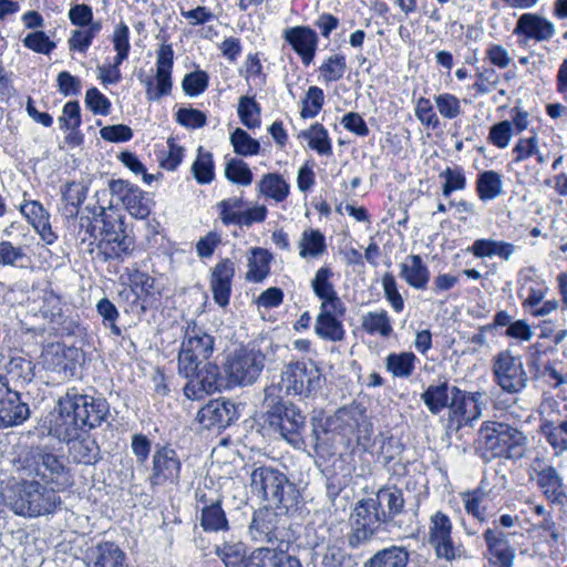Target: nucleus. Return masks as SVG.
Returning a JSON list of instances; mask_svg holds the SVG:
<instances>
[{
    "label": "nucleus",
    "instance_id": "58",
    "mask_svg": "<svg viewBox=\"0 0 567 567\" xmlns=\"http://www.w3.org/2000/svg\"><path fill=\"white\" fill-rule=\"evenodd\" d=\"M230 143L234 152L241 156L257 155L260 151L259 142L240 127L230 134Z\"/></svg>",
    "mask_w": 567,
    "mask_h": 567
},
{
    "label": "nucleus",
    "instance_id": "43",
    "mask_svg": "<svg viewBox=\"0 0 567 567\" xmlns=\"http://www.w3.org/2000/svg\"><path fill=\"white\" fill-rule=\"evenodd\" d=\"M271 254L264 248H252L248 258L246 279L251 282H261L270 271Z\"/></svg>",
    "mask_w": 567,
    "mask_h": 567
},
{
    "label": "nucleus",
    "instance_id": "38",
    "mask_svg": "<svg viewBox=\"0 0 567 567\" xmlns=\"http://www.w3.org/2000/svg\"><path fill=\"white\" fill-rule=\"evenodd\" d=\"M350 555L337 544L316 546L312 556V567H349Z\"/></svg>",
    "mask_w": 567,
    "mask_h": 567
},
{
    "label": "nucleus",
    "instance_id": "64",
    "mask_svg": "<svg viewBox=\"0 0 567 567\" xmlns=\"http://www.w3.org/2000/svg\"><path fill=\"white\" fill-rule=\"evenodd\" d=\"M203 359L195 355L189 349L182 344L178 353V371L187 379H192L205 363Z\"/></svg>",
    "mask_w": 567,
    "mask_h": 567
},
{
    "label": "nucleus",
    "instance_id": "51",
    "mask_svg": "<svg viewBox=\"0 0 567 567\" xmlns=\"http://www.w3.org/2000/svg\"><path fill=\"white\" fill-rule=\"evenodd\" d=\"M221 504L217 503L214 506L200 508V526L205 532L216 533L229 529V523Z\"/></svg>",
    "mask_w": 567,
    "mask_h": 567
},
{
    "label": "nucleus",
    "instance_id": "8",
    "mask_svg": "<svg viewBox=\"0 0 567 567\" xmlns=\"http://www.w3.org/2000/svg\"><path fill=\"white\" fill-rule=\"evenodd\" d=\"M266 355L255 346H247L234 351L227 362L230 380L238 385H251L260 377Z\"/></svg>",
    "mask_w": 567,
    "mask_h": 567
},
{
    "label": "nucleus",
    "instance_id": "48",
    "mask_svg": "<svg viewBox=\"0 0 567 567\" xmlns=\"http://www.w3.org/2000/svg\"><path fill=\"white\" fill-rule=\"evenodd\" d=\"M327 250L326 237L318 229H306L299 240V255L301 258H317Z\"/></svg>",
    "mask_w": 567,
    "mask_h": 567
},
{
    "label": "nucleus",
    "instance_id": "63",
    "mask_svg": "<svg viewBox=\"0 0 567 567\" xmlns=\"http://www.w3.org/2000/svg\"><path fill=\"white\" fill-rule=\"evenodd\" d=\"M347 71L346 56L334 54L329 56L319 68V72L326 82H337L344 75Z\"/></svg>",
    "mask_w": 567,
    "mask_h": 567
},
{
    "label": "nucleus",
    "instance_id": "34",
    "mask_svg": "<svg viewBox=\"0 0 567 567\" xmlns=\"http://www.w3.org/2000/svg\"><path fill=\"white\" fill-rule=\"evenodd\" d=\"M333 272L329 267L319 268L311 280V288L313 293L321 300V305H330L336 308V305L340 307V303L343 302L331 282Z\"/></svg>",
    "mask_w": 567,
    "mask_h": 567
},
{
    "label": "nucleus",
    "instance_id": "6",
    "mask_svg": "<svg viewBox=\"0 0 567 567\" xmlns=\"http://www.w3.org/2000/svg\"><path fill=\"white\" fill-rule=\"evenodd\" d=\"M275 385L279 393L284 391L286 395L309 398L321 388V372L315 365L308 368L305 362H292L284 368L280 382Z\"/></svg>",
    "mask_w": 567,
    "mask_h": 567
},
{
    "label": "nucleus",
    "instance_id": "62",
    "mask_svg": "<svg viewBox=\"0 0 567 567\" xmlns=\"http://www.w3.org/2000/svg\"><path fill=\"white\" fill-rule=\"evenodd\" d=\"M127 212L135 218L144 219L151 214L150 199L137 186L123 203Z\"/></svg>",
    "mask_w": 567,
    "mask_h": 567
},
{
    "label": "nucleus",
    "instance_id": "57",
    "mask_svg": "<svg viewBox=\"0 0 567 567\" xmlns=\"http://www.w3.org/2000/svg\"><path fill=\"white\" fill-rule=\"evenodd\" d=\"M192 172L199 184H209L214 177V161L210 152L204 151L203 146L197 150V157L192 165Z\"/></svg>",
    "mask_w": 567,
    "mask_h": 567
},
{
    "label": "nucleus",
    "instance_id": "2",
    "mask_svg": "<svg viewBox=\"0 0 567 567\" xmlns=\"http://www.w3.org/2000/svg\"><path fill=\"white\" fill-rule=\"evenodd\" d=\"M3 499L14 514L24 517L53 514L62 504L61 497L54 488L34 480H23L7 488Z\"/></svg>",
    "mask_w": 567,
    "mask_h": 567
},
{
    "label": "nucleus",
    "instance_id": "15",
    "mask_svg": "<svg viewBox=\"0 0 567 567\" xmlns=\"http://www.w3.org/2000/svg\"><path fill=\"white\" fill-rule=\"evenodd\" d=\"M66 392L84 429L89 431L106 422L110 414V404L106 399L82 393L76 388H71Z\"/></svg>",
    "mask_w": 567,
    "mask_h": 567
},
{
    "label": "nucleus",
    "instance_id": "21",
    "mask_svg": "<svg viewBox=\"0 0 567 567\" xmlns=\"http://www.w3.org/2000/svg\"><path fill=\"white\" fill-rule=\"evenodd\" d=\"M224 386V379L219 368L212 363L205 362L199 371L184 386V394L187 399L199 400L205 394H212L220 391Z\"/></svg>",
    "mask_w": 567,
    "mask_h": 567
},
{
    "label": "nucleus",
    "instance_id": "17",
    "mask_svg": "<svg viewBox=\"0 0 567 567\" xmlns=\"http://www.w3.org/2000/svg\"><path fill=\"white\" fill-rule=\"evenodd\" d=\"M173 63V48L171 44L163 43L157 50L155 79L147 78L143 81L150 101H159L163 96L171 94Z\"/></svg>",
    "mask_w": 567,
    "mask_h": 567
},
{
    "label": "nucleus",
    "instance_id": "55",
    "mask_svg": "<svg viewBox=\"0 0 567 567\" xmlns=\"http://www.w3.org/2000/svg\"><path fill=\"white\" fill-rule=\"evenodd\" d=\"M130 284L132 291L136 295L137 299H142L143 305H151L154 297V284L155 279L148 274L140 270H134L130 275ZM144 309L145 306H142Z\"/></svg>",
    "mask_w": 567,
    "mask_h": 567
},
{
    "label": "nucleus",
    "instance_id": "46",
    "mask_svg": "<svg viewBox=\"0 0 567 567\" xmlns=\"http://www.w3.org/2000/svg\"><path fill=\"white\" fill-rule=\"evenodd\" d=\"M72 349H66L60 343H52L43 351L42 357L47 369L58 372L66 373L73 369L72 362L68 359V353Z\"/></svg>",
    "mask_w": 567,
    "mask_h": 567
},
{
    "label": "nucleus",
    "instance_id": "9",
    "mask_svg": "<svg viewBox=\"0 0 567 567\" xmlns=\"http://www.w3.org/2000/svg\"><path fill=\"white\" fill-rule=\"evenodd\" d=\"M76 414L69 394L65 392L59 398L53 411L49 414V434L65 444L81 437L87 430L81 424Z\"/></svg>",
    "mask_w": 567,
    "mask_h": 567
},
{
    "label": "nucleus",
    "instance_id": "14",
    "mask_svg": "<svg viewBox=\"0 0 567 567\" xmlns=\"http://www.w3.org/2000/svg\"><path fill=\"white\" fill-rule=\"evenodd\" d=\"M483 538L487 547L491 564L496 567H513L516 557V538H523L522 533L504 532L498 526L487 528Z\"/></svg>",
    "mask_w": 567,
    "mask_h": 567
},
{
    "label": "nucleus",
    "instance_id": "52",
    "mask_svg": "<svg viewBox=\"0 0 567 567\" xmlns=\"http://www.w3.org/2000/svg\"><path fill=\"white\" fill-rule=\"evenodd\" d=\"M299 137L308 141L310 148L320 155L330 156L332 154V145L328 131L320 123L312 124L308 130L302 131Z\"/></svg>",
    "mask_w": 567,
    "mask_h": 567
},
{
    "label": "nucleus",
    "instance_id": "31",
    "mask_svg": "<svg viewBox=\"0 0 567 567\" xmlns=\"http://www.w3.org/2000/svg\"><path fill=\"white\" fill-rule=\"evenodd\" d=\"M467 250L477 258H492L496 256L508 261L516 251V246L504 240L482 238L476 239Z\"/></svg>",
    "mask_w": 567,
    "mask_h": 567
},
{
    "label": "nucleus",
    "instance_id": "53",
    "mask_svg": "<svg viewBox=\"0 0 567 567\" xmlns=\"http://www.w3.org/2000/svg\"><path fill=\"white\" fill-rule=\"evenodd\" d=\"M289 184L277 173L264 175L258 184L259 193L280 203L289 195Z\"/></svg>",
    "mask_w": 567,
    "mask_h": 567
},
{
    "label": "nucleus",
    "instance_id": "50",
    "mask_svg": "<svg viewBox=\"0 0 567 567\" xmlns=\"http://www.w3.org/2000/svg\"><path fill=\"white\" fill-rule=\"evenodd\" d=\"M416 355L413 352L390 353L385 358V368L395 378L408 379L415 369Z\"/></svg>",
    "mask_w": 567,
    "mask_h": 567
},
{
    "label": "nucleus",
    "instance_id": "19",
    "mask_svg": "<svg viewBox=\"0 0 567 567\" xmlns=\"http://www.w3.org/2000/svg\"><path fill=\"white\" fill-rule=\"evenodd\" d=\"M350 526L347 542L351 549H358L369 544L377 535L385 532L384 527L379 526L373 516L358 503L351 514Z\"/></svg>",
    "mask_w": 567,
    "mask_h": 567
},
{
    "label": "nucleus",
    "instance_id": "4",
    "mask_svg": "<svg viewBox=\"0 0 567 567\" xmlns=\"http://www.w3.org/2000/svg\"><path fill=\"white\" fill-rule=\"evenodd\" d=\"M478 442L485 461L496 457L518 460L526 450L525 434L501 422L483 423L478 431Z\"/></svg>",
    "mask_w": 567,
    "mask_h": 567
},
{
    "label": "nucleus",
    "instance_id": "42",
    "mask_svg": "<svg viewBox=\"0 0 567 567\" xmlns=\"http://www.w3.org/2000/svg\"><path fill=\"white\" fill-rule=\"evenodd\" d=\"M451 388H449V384L446 381L440 383V384H431L422 394L421 399L429 409V411L437 415L441 413L444 409H449L450 406V394Z\"/></svg>",
    "mask_w": 567,
    "mask_h": 567
},
{
    "label": "nucleus",
    "instance_id": "35",
    "mask_svg": "<svg viewBox=\"0 0 567 567\" xmlns=\"http://www.w3.org/2000/svg\"><path fill=\"white\" fill-rule=\"evenodd\" d=\"M410 551L404 546L392 545L378 550L363 567H408Z\"/></svg>",
    "mask_w": 567,
    "mask_h": 567
},
{
    "label": "nucleus",
    "instance_id": "59",
    "mask_svg": "<svg viewBox=\"0 0 567 567\" xmlns=\"http://www.w3.org/2000/svg\"><path fill=\"white\" fill-rule=\"evenodd\" d=\"M431 546L434 548L439 558H443L449 561L466 557L465 547L462 543L455 542L452 534L437 540Z\"/></svg>",
    "mask_w": 567,
    "mask_h": 567
},
{
    "label": "nucleus",
    "instance_id": "32",
    "mask_svg": "<svg viewBox=\"0 0 567 567\" xmlns=\"http://www.w3.org/2000/svg\"><path fill=\"white\" fill-rule=\"evenodd\" d=\"M3 369L6 370V374L1 375L7 377L8 385H11L10 383L12 382V388L16 389L19 385L31 382L34 378V365L32 361L20 354L10 355L3 363Z\"/></svg>",
    "mask_w": 567,
    "mask_h": 567
},
{
    "label": "nucleus",
    "instance_id": "24",
    "mask_svg": "<svg viewBox=\"0 0 567 567\" xmlns=\"http://www.w3.org/2000/svg\"><path fill=\"white\" fill-rule=\"evenodd\" d=\"M285 40L301 58L305 65H309L315 58L318 47V34L310 27H293L285 30Z\"/></svg>",
    "mask_w": 567,
    "mask_h": 567
},
{
    "label": "nucleus",
    "instance_id": "7",
    "mask_svg": "<svg viewBox=\"0 0 567 567\" xmlns=\"http://www.w3.org/2000/svg\"><path fill=\"white\" fill-rule=\"evenodd\" d=\"M450 394L447 430L458 432L483 415V393L467 392L452 386Z\"/></svg>",
    "mask_w": 567,
    "mask_h": 567
},
{
    "label": "nucleus",
    "instance_id": "29",
    "mask_svg": "<svg viewBox=\"0 0 567 567\" xmlns=\"http://www.w3.org/2000/svg\"><path fill=\"white\" fill-rule=\"evenodd\" d=\"M21 213L32 224L43 241L48 245L56 240V235L52 231L50 215L41 203L37 200L27 202L21 206Z\"/></svg>",
    "mask_w": 567,
    "mask_h": 567
},
{
    "label": "nucleus",
    "instance_id": "5",
    "mask_svg": "<svg viewBox=\"0 0 567 567\" xmlns=\"http://www.w3.org/2000/svg\"><path fill=\"white\" fill-rule=\"evenodd\" d=\"M369 512L379 526L391 533L395 529L406 530L400 516L404 513L405 499L403 491L396 486H382L375 497L362 498L358 502Z\"/></svg>",
    "mask_w": 567,
    "mask_h": 567
},
{
    "label": "nucleus",
    "instance_id": "1",
    "mask_svg": "<svg viewBox=\"0 0 567 567\" xmlns=\"http://www.w3.org/2000/svg\"><path fill=\"white\" fill-rule=\"evenodd\" d=\"M264 394L265 427L295 449L302 447L306 444L303 432L307 427V415L298 405L281 398L279 388L275 384L266 386Z\"/></svg>",
    "mask_w": 567,
    "mask_h": 567
},
{
    "label": "nucleus",
    "instance_id": "61",
    "mask_svg": "<svg viewBox=\"0 0 567 567\" xmlns=\"http://www.w3.org/2000/svg\"><path fill=\"white\" fill-rule=\"evenodd\" d=\"M453 525L451 518L443 512L437 511L430 517L429 544L433 545L445 536L452 534Z\"/></svg>",
    "mask_w": 567,
    "mask_h": 567
},
{
    "label": "nucleus",
    "instance_id": "40",
    "mask_svg": "<svg viewBox=\"0 0 567 567\" xmlns=\"http://www.w3.org/2000/svg\"><path fill=\"white\" fill-rule=\"evenodd\" d=\"M182 344L204 361H207L214 351V338L198 329L195 324L187 327Z\"/></svg>",
    "mask_w": 567,
    "mask_h": 567
},
{
    "label": "nucleus",
    "instance_id": "45",
    "mask_svg": "<svg viewBox=\"0 0 567 567\" xmlns=\"http://www.w3.org/2000/svg\"><path fill=\"white\" fill-rule=\"evenodd\" d=\"M476 192L481 200L495 199L503 194L502 175L495 171H484L476 179Z\"/></svg>",
    "mask_w": 567,
    "mask_h": 567
},
{
    "label": "nucleus",
    "instance_id": "36",
    "mask_svg": "<svg viewBox=\"0 0 567 567\" xmlns=\"http://www.w3.org/2000/svg\"><path fill=\"white\" fill-rule=\"evenodd\" d=\"M539 432L557 455L567 452V417L561 421H555L543 416Z\"/></svg>",
    "mask_w": 567,
    "mask_h": 567
},
{
    "label": "nucleus",
    "instance_id": "47",
    "mask_svg": "<svg viewBox=\"0 0 567 567\" xmlns=\"http://www.w3.org/2000/svg\"><path fill=\"white\" fill-rule=\"evenodd\" d=\"M361 327L367 333L383 338H389L393 333L391 319L384 309L365 313L361 319Z\"/></svg>",
    "mask_w": 567,
    "mask_h": 567
},
{
    "label": "nucleus",
    "instance_id": "22",
    "mask_svg": "<svg viewBox=\"0 0 567 567\" xmlns=\"http://www.w3.org/2000/svg\"><path fill=\"white\" fill-rule=\"evenodd\" d=\"M346 315L344 303L333 308L330 305H321L316 318L315 331L323 340L339 342L344 339L346 331L342 318Z\"/></svg>",
    "mask_w": 567,
    "mask_h": 567
},
{
    "label": "nucleus",
    "instance_id": "49",
    "mask_svg": "<svg viewBox=\"0 0 567 567\" xmlns=\"http://www.w3.org/2000/svg\"><path fill=\"white\" fill-rule=\"evenodd\" d=\"M40 311L42 316L49 319L52 323L61 326L66 330L71 329L72 322L66 320L61 299L53 291L44 292L43 303Z\"/></svg>",
    "mask_w": 567,
    "mask_h": 567
},
{
    "label": "nucleus",
    "instance_id": "12",
    "mask_svg": "<svg viewBox=\"0 0 567 567\" xmlns=\"http://www.w3.org/2000/svg\"><path fill=\"white\" fill-rule=\"evenodd\" d=\"M32 464L23 466L27 476H35L47 484L64 485L68 481L69 470L63 458L50 452H43L40 449L31 452ZM25 457L23 462L29 463Z\"/></svg>",
    "mask_w": 567,
    "mask_h": 567
},
{
    "label": "nucleus",
    "instance_id": "3",
    "mask_svg": "<svg viewBox=\"0 0 567 567\" xmlns=\"http://www.w3.org/2000/svg\"><path fill=\"white\" fill-rule=\"evenodd\" d=\"M250 488L261 499L272 503L284 512L297 511L300 493L285 473L268 465H254L250 472Z\"/></svg>",
    "mask_w": 567,
    "mask_h": 567
},
{
    "label": "nucleus",
    "instance_id": "60",
    "mask_svg": "<svg viewBox=\"0 0 567 567\" xmlns=\"http://www.w3.org/2000/svg\"><path fill=\"white\" fill-rule=\"evenodd\" d=\"M225 177L234 184L248 186L252 182V172L243 159L231 158L226 163Z\"/></svg>",
    "mask_w": 567,
    "mask_h": 567
},
{
    "label": "nucleus",
    "instance_id": "33",
    "mask_svg": "<svg viewBox=\"0 0 567 567\" xmlns=\"http://www.w3.org/2000/svg\"><path fill=\"white\" fill-rule=\"evenodd\" d=\"M68 446L69 453L76 464L94 465L101 458L100 446L96 441L87 434V431H85V434L81 437L72 440Z\"/></svg>",
    "mask_w": 567,
    "mask_h": 567
},
{
    "label": "nucleus",
    "instance_id": "41",
    "mask_svg": "<svg viewBox=\"0 0 567 567\" xmlns=\"http://www.w3.org/2000/svg\"><path fill=\"white\" fill-rule=\"evenodd\" d=\"M31 262L25 246H14L9 240H0V267L28 269Z\"/></svg>",
    "mask_w": 567,
    "mask_h": 567
},
{
    "label": "nucleus",
    "instance_id": "20",
    "mask_svg": "<svg viewBox=\"0 0 567 567\" xmlns=\"http://www.w3.org/2000/svg\"><path fill=\"white\" fill-rule=\"evenodd\" d=\"M238 417L236 405L230 400L220 398L210 400L196 415L203 429H226Z\"/></svg>",
    "mask_w": 567,
    "mask_h": 567
},
{
    "label": "nucleus",
    "instance_id": "25",
    "mask_svg": "<svg viewBox=\"0 0 567 567\" xmlns=\"http://www.w3.org/2000/svg\"><path fill=\"white\" fill-rule=\"evenodd\" d=\"M234 276V262L228 258L223 259L212 269L210 290L214 301L223 308L229 303Z\"/></svg>",
    "mask_w": 567,
    "mask_h": 567
},
{
    "label": "nucleus",
    "instance_id": "26",
    "mask_svg": "<svg viewBox=\"0 0 567 567\" xmlns=\"http://www.w3.org/2000/svg\"><path fill=\"white\" fill-rule=\"evenodd\" d=\"M555 25L545 17L536 13L522 14L514 28V34L524 35L528 40L544 42L550 40L555 34Z\"/></svg>",
    "mask_w": 567,
    "mask_h": 567
},
{
    "label": "nucleus",
    "instance_id": "23",
    "mask_svg": "<svg viewBox=\"0 0 567 567\" xmlns=\"http://www.w3.org/2000/svg\"><path fill=\"white\" fill-rule=\"evenodd\" d=\"M86 567H128L127 555L114 542H101L85 551Z\"/></svg>",
    "mask_w": 567,
    "mask_h": 567
},
{
    "label": "nucleus",
    "instance_id": "56",
    "mask_svg": "<svg viewBox=\"0 0 567 567\" xmlns=\"http://www.w3.org/2000/svg\"><path fill=\"white\" fill-rule=\"evenodd\" d=\"M238 116L247 128L260 126L261 107L254 96H240L238 101Z\"/></svg>",
    "mask_w": 567,
    "mask_h": 567
},
{
    "label": "nucleus",
    "instance_id": "37",
    "mask_svg": "<svg viewBox=\"0 0 567 567\" xmlns=\"http://www.w3.org/2000/svg\"><path fill=\"white\" fill-rule=\"evenodd\" d=\"M114 50L116 55L114 58V64L111 71L114 73L113 78L103 76L104 81L120 82L121 72L118 66L128 58L131 44H130V29L126 23L121 21L114 29L112 38Z\"/></svg>",
    "mask_w": 567,
    "mask_h": 567
},
{
    "label": "nucleus",
    "instance_id": "11",
    "mask_svg": "<svg viewBox=\"0 0 567 567\" xmlns=\"http://www.w3.org/2000/svg\"><path fill=\"white\" fill-rule=\"evenodd\" d=\"M287 513H278L268 507L256 511L248 527L251 539L270 544L282 542L286 536Z\"/></svg>",
    "mask_w": 567,
    "mask_h": 567
},
{
    "label": "nucleus",
    "instance_id": "54",
    "mask_svg": "<svg viewBox=\"0 0 567 567\" xmlns=\"http://www.w3.org/2000/svg\"><path fill=\"white\" fill-rule=\"evenodd\" d=\"M93 219L95 223H101L100 239H109L112 236L123 233L125 224L121 216L107 214L102 206L94 207Z\"/></svg>",
    "mask_w": 567,
    "mask_h": 567
},
{
    "label": "nucleus",
    "instance_id": "28",
    "mask_svg": "<svg viewBox=\"0 0 567 567\" xmlns=\"http://www.w3.org/2000/svg\"><path fill=\"white\" fill-rule=\"evenodd\" d=\"M216 555L223 560L225 567H257L258 548L246 555V545L241 542H224L216 547Z\"/></svg>",
    "mask_w": 567,
    "mask_h": 567
},
{
    "label": "nucleus",
    "instance_id": "30",
    "mask_svg": "<svg viewBox=\"0 0 567 567\" xmlns=\"http://www.w3.org/2000/svg\"><path fill=\"white\" fill-rule=\"evenodd\" d=\"M400 277L414 289L423 290L430 280V271L421 256L410 255L400 264Z\"/></svg>",
    "mask_w": 567,
    "mask_h": 567
},
{
    "label": "nucleus",
    "instance_id": "18",
    "mask_svg": "<svg viewBox=\"0 0 567 567\" xmlns=\"http://www.w3.org/2000/svg\"><path fill=\"white\" fill-rule=\"evenodd\" d=\"M370 423L361 404L340 408L333 415L326 417V429L334 430L342 436H350L355 431L369 435Z\"/></svg>",
    "mask_w": 567,
    "mask_h": 567
},
{
    "label": "nucleus",
    "instance_id": "39",
    "mask_svg": "<svg viewBox=\"0 0 567 567\" xmlns=\"http://www.w3.org/2000/svg\"><path fill=\"white\" fill-rule=\"evenodd\" d=\"M97 248L104 260L121 259L134 250V239L123 230L109 239H100Z\"/></svg>",
    "mask_w": 567,
    "mask_h": 567
},
{
    "label": "nucleus",
    "instance_id": "27",
    "mask_svg": "<svg viewBox=\"0 0 567 567\" xmlns=\"http://www.w3.org/2000/svg\"><path fill=\"white\" fill-rule=\"evenodd\" d=\"M537 484L547 501L557 506L567 505V492L564 480L553 466H547L537 474Z\"/></svg>",
    "mask_w": 567,
    "mask_h": 567
},
{
    "label": "nucleus",
    "instance_id": "10",
    "mask_svg": "<svg viewBox=\"0 0 567 567\" xmlns=\"http://www.w3.org/2000/svg\"><path fill=\"white\" fill-rule=\"evenodd\" d=\"M492 373L494 382L511 394L520 392L528 382L520 357L513 355L508 350L501 351L494 357Z\"/></svg>",
    "mask_w": 567,
    "mask_h": 567
},
{
    "label": "nucleus",
    "instance_id": "16",
    "mask_svg": "<svg viewBox=\"0 0 567 567\" xmlns=\"http://www.w3.org/2000/svg\"><path fill=\"white\" fill-rule=\"evenodd\" d=\"M29 417V404L18 389L8 385V378L0 374V429L21 425Z\"/></svg>",
    "mask_w": 567,
    "mask_h": 567
},
{
    "label": "nucleus",
    "instance_id": "44",
    "mask_svg": "<svg viewBox=\"0 0 567 567\" xmlns=\"http://www.w3.org/2000/svg\"><path fill=\"white\" fill-rule=\"evenodd\" d=\"M256 560L257 567H302L297 557L269 547L258 548Z\"/></svg>",
    "mask_w": 567,
    "mask_h": 567
},
{
    "label": "nucleus",
    "instance_id": "13",
    "mask_svg": "<svg viewBox=\"0 0 567 567\" xmlns=\"http://www.w3.org/2000/svg\"><path fill=\"white\" fill-rule=\"evenodd\" d=\"M182 462L177 452L168 445H157L152 455V471L148 483L152 488L167 484L177 485L181 480Z\"/></svg>",
    "mask_w": 567,
    "mask_h": 567
}]
</instances>
